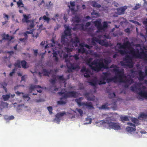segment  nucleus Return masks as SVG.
Returning a JSON list of instances; mask_svg holds the SVG:
<instances>
[{
    "instance_id": "obj_40",
    "label": "nucleus",
    "mask_w": 147,
    "mask_h": 147,
    "mask_svg": "<svg viewBox=\"0 0 147 147\" xmlns=\"http://www.w3.org/2000/svg\"><path fill=\"white\" fill-rule=\"evenodd\" d=\"M27 77V75H24L21 78V81H24L25 79Z\"/></svg>"
},
{
    "instance_id": "obj_17",
    "label": "nucleus",
    "mask_w": 147,
    "mask_h": 147,
    "mask_svg": "<svg viewBox=\"0 0 147 147\" xmlns=\"http://www.w3.org/2000/svg\"><path fill=\"white\" fill-rule=\"evenodd\" d=\"M91 5L93 7H96L97 8H100L101 7V5L100 4H98L94 1H92Z\"/></svg>"
},
{
    "instance_id": "obj_25",
    "label": "nucleus",
    "mask_w": 147,
    "mask_h": 147,
    "mask_svg": "<svg viewBox=\"0 0 147 147\" xmlns=\"http://www.w3.org/2000/svg\"><path fill=\"white\" fill-rule=\"evenodd\" d=\"M92 119L90 118L89 117H87L86 119V121H89L88 122H85L84 123V125H86L87 124H91L92 123Z\"/></svg>"
},
{
    "instance_id": "obj_10",
    "label": "nucleus",
    "mask_w": 147,
    "mask_h": 147,
    "mask_svg": "<svg viewBox=\"0 0 147 147\" xmlns=\"http://www.w3.org/2000/svg\"><path fill=\"white\" fill-rule=\"evenodd\" d=\"M41 87L39 85H31L29 87V92L30 93H32L34 90H36L37 92L39 93H41L42 92V90H36V89L37 88H40Z\"/></svg>"
},
{
    "instance_id": "obj_31",
    "label": "nucleus",
    "mask_w": 147,
    "mask_h": 147,
    "mask_svg": "<svg viewBox=\"0 0 147 147\" xmlns=\"http://www.w3.org/2000/svg\"><path fill=\"white\" fill-rule=\"evenodd\" d=\"M141 6V5L139 3L137 4L134 7L133 9L134 10H136L139 8Z\"/></svg>"
},
{
    "instance_id": "obj_20",
    "label": "nucleus",
    "mask_w": 147,
    "mask_h": 147,
    "mask_svg": "<svg viewBox=\"0 0 147 147\" xmlns=\"http://www.w3.org/2000/svg\"><path fill=\"white\" fill-rule=\"evenodd\" d=\"M14 66H15V69H16L17 68H20L21 66V62L19 61H17L14 64Z\"/></svg>"
},
{
    "instance_id": "obj_2",
    "label": "nucleus",
    "mask_w": 147,
    "mask_h": 147,
    "mask_svg": "<svg viewBox=\"0 0 147 147\" xmlns=\"http://www.w3.org/2000/svg\"><path fill=\"white\" fill-rule=\"evenodd\" d=\"M132 43L129 42L127 38L125 39L123 44L117 43L113 50H116V53L113 55V57L115 58L118 56V53L123 55L129 53L130 55H127L124 58L123 61L120 62L121 65L124 67L132 68L133 67V59L135 58L142 59L147 63V51L142 49L140 44L135 45L136 49L133 48Z\"/></svg>"
},
{
    "instance_id": "obj_13",
    "label": "nucleus",
    "mask_w": 147,
    "mask_h": 147,
    "mask_svg": "<svg viewBox=\"0 0 147 147\" xmlns=\"http://www.w3.org/2000/svg\"><path fill=\"white\" fill-rule=\"evenodd\" d=\"M68 7L73 14H76L78 11L79 8V6L78 5H77L76 7H71L69 5H68Z\"/></svg>"
},
{
    "instance_id": "obj_45",
    "label": "nucleus",
    "mask_w": 147,
    "mask_h": 147,
    "mask_svg": "<svg viewBox=\"0 0 147 147\" xmlns=\"http://www.w3.org/2000/svg\"><path fill=\"white\" fill-rule=\"evenodd\" d=\"M26 39L25 38H21L19 39L20 41L23 42H24L26 40Z\"/></svg>"
},
{
    "instance_id": "obj_46",
    "label": "nucleus",
    "mask_w": 147,
    "mask_h": 147,
    "mask_svg": "<svg viewBox=\"0 0 147 147\" xmlns=\"http://www.w3.org/2000/svg\"><path fill=\"white\" fill-rule=\"evenodd\" d=\"M45 2H44V0H42V1L40 2V3L38 4L39 6H40V5H41L42 4H45Z\"/></svg>"
},
{
    "instance_id": "obj_11",
    "label": "nucleus",
    "mask_w": 147,
    "mask_h": 147,
    "mask_svg": "<svg viewBox=\"0 0 147 147\" xmlns=\"http://www.w3.org/2000/svg\"><path fill=\"white\" fill-rule=\"evenodd\" d=\"M127 9V7L126 6L117 8L116 9L117 11V13L119 15L123 14Z\"/></svg>"
},
{
    "instance_id": "obj_59",
    "label": "nucleus",
    "mask_w": 147,
    "mask_h": 147,
    "mask_svg": "<svg viewBox=\"0 0 147 147\" xmlns=\"http://www.w3.org/2000/svg\"><path fill=\"white\" fill-rule=\"evenodd\" d=\"M82 8L84 9H85V8H86V6H85V5H83L82 6Z\"/></svg>"
},
{
    "instance_id": "obj_55",
    "label": "nucleus",
    "mask_w": 147,
    "mask_h": 147,
    "mask_svg": "<svg viewBox=\"0 0 147 147\" xmlns=\"http://www.w3.org/2000/svg\"><path fill=\"white\" fill-rule=\"evenodd\" d=\"M6 105V103L3 102H2L1 104V105Z\"/></svg>"
},
{
    "instance_id": "obj_6",
    "label": "nucleus",
    "mask_w": 147,
    "mask_h": 147,
    "mask_svg": "<svg viewBox=\"0 0 147 147\" xmlns=\"http://www.w3.org/2000/svg\"><path fill=\"white\" fill-rule=\"evenodd\" d=\"M83 97H80L76 99L75 101L77 103L79 106H84L89 109H91L94 108V107L91 102H82L81 101L83 99Z\"/></svg>"
},
{
    "instance_id": "obj_35",
    "label": "nucleus",
    "mask_w": 147,
    "mask_h": 147,
    "mask_svg": "<svg viewBox=\"0 0 147 147\" xmlns=\"http://www.w3.org/2000/svg\"><path fill=\"white\" fill-rule=\"evenodd\" d=\"M70 5L71 7H73L75 6V2L73 1H70Z\"/></svg>"
},
{
    "instance_id": "obj_16",
    "label": "nucleus",
    "mask_w": 147,
    "mask_h": 147,
    "mask_svg": "<svg viewBox=\"0 0 147 147\" xmlns=\"http://www.w3.org/2000/svg\"><path fill=\"white\" fill-rule=\"evenodd\" d=\"M24 104L19 105L17 107V112L19 114H21L23 110Z\"/></svg>"
},
{
    "instance_id": "obj_22",
    "label": "nucleus",
    "mask_w": 147,
    "mask_h": 147,
    "mask_svg": "<svg viewBox=\"0 0 147 147\" xmlns=\"http://www.w3.org/2000/svg\"><path fill=\"white\" fill-rule=\"evenodd\" d=\"M76 111H77L80 114L81 116H82L83 114V111L81 109H80L77 108L76 110V111H74V112L76 113Z\"/></svg>"
},
{
    "instance_id": "obj_8",
    "label": "nucleus",
    "mask_w": 147,
    "mask_h": 147,
    "mask_svg": "<svg viewBox=\"0 0 147 147\" xmlns=\"http://www.w3.org/2000/svg\"><path fill=\"white\" fill-rule=\"evenodd\" d=\"M66 114L67 113L65 111L57 113L55 115V119L54 121L57 123L59 124L61 120V117L64 115H66Z\"/></svg>"
},
{
    "instance_id": "obj_50",
    "label": "nucleus",
    "mask_w": 147,
    "mask_h": 147,
    "mask_svg": "<svg viewBox=\"0 0 147 147\" xmlns=\"http://www.w3.org/2000/svg\"><path fill=\"white\" fill-rule=\"evenodd\" d=\"M37 53L38 51L37 50H34V54L35 56H37Z\"/></svg>"
},
{
    "instance_id": "obj_43",
    "label": "nucleus",
    "mask_w": 147,
    "mask_h": 147,
    "mask_svg": "<svg viewBox=\"0 0 147 147\" xmlns=\"http://www.w3.org/2000/svg\"><path fill=\"white\" fill-rule=\"evenodd\" d=\"M30 27L31 28H32L34 27V23L33 21L31 22V23L30 25Z\"/></svg>"
},
{
    "instance_id": "obj_21",
    "label": "nucleus",
    "mask_w": 147,
    "mask_h": 147,
    "mask_svg": "<svg viewBox=\"0 0 147 147\" xmlns=\"http://www.w3.org/2000/svg\"><path fill=\"white\" fill-rule=\"evenodd\" d=\"M53 6V4L51 1H50L48 3H47L46 5L47 9H51Z\"/></svg>"
},
{
    "instance_id": "obj_41",
    "label": "nucleus",
    "mask_w": 147,
    "mask_h": 147,
    "mask_svg": "<svg viewBox=\"0 0 147 147\" xmlns=\"http://www.w3.org/2000/svg\"><path fill=\"white\" fill-rule=\"evenodd\" d=\"M125 31L126 32L128 33H129L130 32V28H127L125 29Z\"/></svg>"
},
{
    "instance_id": "obj_19",
    "label": "nucleus",
    "mask_w": 147,
    "mask_h": 147,
    "mask_svg": "<svg viewBox=\"0 0 147 147\" xmlns=\"http://www.w3.org/2000/svg\"><path fill=\"white\" fill-rule=\"evenodd\" d=\"M5 119L6 121L10 120L13 119L14 118V117L13 115L8 116L7 115L4 116Z\"/></svg>"
},
{
    "instance_id": "obj_48",
    "label": "nucleus",
    "mask_w": 147,
    "mask_h": 147,
    "mask_svg": "<svg viewBox=\"0 0 147 147\" xmlns=\"http://www.w3.org/2000/svg\"><path fill=\"white\" fill-rule=\"evenodd\" d=\"M26 32V33H28V34H31L33 33V30H30L29 31H27Z\"/></svg>"
},
{
    "instance_id": "obj_36",
    "label": "nucleus",
    "mask_w": 147,
    "mask_h": 147,
    "mask_svg": "<svg viewBox=\"0 0 147 147\" xmlns=\"http://www.w3.org/2000/svg\"><path fill=\"white\" fill-rule=\"evenodd\" d=\"M4 18L5 19V21H7L8 20L9 17L5 13L3 14Z\"/></svg>"
},
{
    "instance_id": "obj_58",
    "label": "nucleus",
    "mask_w": 147,
    "mask_h": 147,
    "mask_svg": "<svg viewBox=\"0 0 147 147\" xmlns=\"http://www.w3.org/2000/svg\"><path fill=\"white\" fill-rule=\"evenodd\" d=\"M15 96V94H10V96L11 98H13Z\"/></svg>"
},
{
    "instance_id": "obj_28",
    "label": "nucleus",
    "mask_w": 147,
    "mask_h": 147,
    "mask_svg": "<svg viewBox=\"0 0 147 147\" xmlns=\"http://www.w3.org/2000/svg\"><path fill=\"white\" fill-rule=\"evenodd\" d=\"M3 59L4 62L6 63H7L9 62V60H10V58L7 57H3Z\"/></svg>"
},
{
    "instance_id": "obj_23",
    "label": "nucleus",
    "mask_w": 147,
    "mask_h": 147,
    "mask_svg": "<svg viewBox=\"0 0 147 147\" xmlns=\"http://www.w3.org/2000/svg\"><path fill=\"white\" fill-rule=\"evenodd\" d=\"M23 97L25 101H28L30 99V98L29 96V95L27 94H25L23 95Z\"/></svg>"
},
{
    "instance_id": "obj_57",
    "label": "nucleus",
    "mask_w": 147,
    "mask_h": 147,
    "mask_svg": "<svg viewBox=\"0 0 147 147\" xmlns=\"http://www.w3.org/2000/svg\"><path fill=\"white\" fill-rule=\"evenodd\" d=\"M129 21L132 22V23H134V24H135V23H136V21H135L134 20H129Z\"/></svg>"
},
{
    "instance_id": "obj_24",
    "label": "nucleus",
    "mask_w": 147,
    "mask_h": 147,
    "mask_svg": "<svg viewBox=\"0 0 147 147\" xmlns=\"http://www.w3.org/2000/svg\"><path fill=\"white\" fill-rule=\"evenodd\" d=\"M13 38L12 37L9 36L8 34H7L4 36V37H3V40L8 39L10 40Z\"/></svg>"
},
{
    "instance_id": "obj_32",
    "label": "nucleus",
    "mask_w": 147,
    "mask_h": 147,
    "mask_svg": "<svg viewBox=\"0 0 147 147\" xmlns=\"http://www.w3.org/2000/svg\"><path fill=\"white\" fill-rule=\"evenodd\" d=\"M47 109L49 112V113L50 114H51L53 113L52 112L53 110L52 107H51L49 106L47 107Z\"/></svg>"
},
{
    "instance_id": "obj_60",
    "label": "nucleus",
    "mask_w": 147,
    "mask_h": 147,
    "mask_svg": "<svg viewBox=\"0 0 147 147\" xmlns=\"http://www.w3.org/2000/svg\"><path fill=\"white\" fill-rule=\"evenodd\" d=\"M45 14L46 15V16H47L48 17L49 16V13L48 12L46 11V13H45Z\"/></svg>"
},
{
    "instance_id": "obj_52",
    "label": "nucleus",
    "mask_w": 147,
    "mask_h": 147,
    "mask_svg": "<svg viewBox=\"0 0 147 147\" xmlns=\"http://www.w3.org/2000/svg\"><path fill=\"white\" fill-rule=\"evenodd\" d=\"M16 93L17 94L20 95L21 94H24V93L22 92H20L18 91H17L16 92Z\"/></svg>"
},
{
    "instance_id": "obj_62",
    "label": "nucleus",
    "mask_w": 147,
    "mask_h": 147,
    "mask_svg": "<svg viewBox=\"0 0 147 147\" xmlns=\"http://www.w3.org/2000/svg\"><path fill=\"white\" fill-rule=\"evenodd\" d=\"M136 23H135V24H136L137 25H139V26L140 25V23L139 22H136Z\"/></svg>"
},
{
    "instance_id": "obj_38",
    "label": "nucleus",
    "mask_w": 147,
    "mask_h": 147,
    "mask_svg": "<svg viewBox=\"0 0 147 147\" xmlns=\"http://www.w3.org/2000/svg\"><path fill=\"white\" fill-rule=\"evenodd\" d=\"M143 24L145 25L147 32V18L143 22Z\"/></svg>"
},
{
    "instance_id": "obj_1",
    "label": "nucleus",
    "mask_w": 147,
    "mask_h": 147,
    "mask_svg": "<svg viewBox=\"0 0 147 147\" xmlns=\"http://www.w3.org/2000/svg\"><path fill=\"white\" fill-rule=\"evenodd\" d=\"M81 20L79 16L76 15L72 19V25L73 27L70 28L69 26H65V30L64 34L61 37V43L62 44V46L59 44L55 43L54 40L52 39L51 41L53 43L47 45L45 46V49L52 47L53 55L52 59L54 62H57L58 61L57 52L60 57L65 59L68 72H72L74 70L79 68L78 64L74 62L80 58L85 60L90 67L94 71H98L103 68L107 69V57L105 59H96L93 61L92 58L88 57L89 54L96 57H100V55L94 52L92 49L93 48L98 52L101 49L96 45V42L107 47V42L105 39L107 38V35H101L100 33L104 31L107 29V22H104L102 25L100 20L94 22L95 26L98 29L94 33L93 28L88 29V31L93 37L91 43L89 45L85 44L84 42L80 43L75 34L74 35V38L70 37L71 34V29L74 30H76L78 29L83 28V25L79 24Z\"/></svg>"
},
{
    "instance_id": "obj_63",
    "label": "nucleus",
    "mask_w": 147,
    "mask_h": 147,
    "mask_svg": "<svg viewBox=\"0 0 147 147\" xmlns=\"http://www.w3.org/2000/svg\"><path fill=\"white\" fill-rule=\"evenodd\" d=\"M144 83L147 84V80H145L144 81Z\"/></svg>"
},
{
    "instance_id": "obj_51",
    "label": "nucleus",
    "mask_w": 147,
    "mask_h": 147,
    "mask_svg": "<svg viewBox=\"0 0 147 147\" xmlns=\"http://www.w3.org/2000/svg\"><path fill=\"white\" fill-rule=\"evenodd\" d=\"M1 87L3 88V89L5 90V91L6 92H7V89L6 87H4V86H1Z\"/></svg>"
},
{
    "instance_id": "obj_47",
    "label": "nucleus",
    "mask_w": 147,
    "mask_h": 147,
    "mask_svg": "<svg viewBox=\"0 0 147 147\" xmlns=\"http://www.w3.org/2000/svg\"><path fill=\"white\" fill-rule=\"evenodd\" d=\"M45 41H42L40 44V45L42 46H43L45 44Z\"/></svg>"
},
{
    "instance_id": "obj_33",
    "label": "nucleus",
    "mask_w": 147,
    "mask_h": 147,
    "mask_svg": "<svg viewBox=\"0 0 147 147\" xmlns=\"http://www.w3.org/2000/svg\"><path fill=\"white\" fill-rule=\"evenodd\" d=\"M131 121L135 123H137L138 122V119L136 118H132L131 119Z\"/></svg>"
},
{
    "instance_id": "obj_29",
    "label": "nucleus",
    "mask_w": 147,
    "mask_h": 147,
    "mask_svg": "<svg viewBox=\"0 0 147 147\" xmlns=\"http://www.w3.org/2000/svg\"><path fill=\"white\" fill-rule=\"evenodd\" d=\"M43 19L45 21H46L47 23L49 22L50 18H49L47 17L46 16L44 15L43 17Z\"/></svg>"
},
{
    "instance_id": "obj_14",
    "label": "nucleus",
    "mask_w": 147,
    "mask_h": 147,
    "mask_svg": "<svg viewBox=\"0 0 147 147\" xmlns=\"http://www.w3.org/2000/svg\"><path fill=\"white\" fill-rule=\"evenodd\" d=\"M30 15H26V14H23V18L22 19V22H26L27 23L29 22L30 21L29 20L30 18Z\"/></svg>"
},
{
    "instance_id": "obj_56",
    "label": "nucleus",
    "mask_w": 147,
    "mask_h": 147,
    "mask_svg": "<svg viewBox=\"0 0 147 147\" xmlns=\"http://www.w3.org/2000/svg\"><path fill=\"white\" fill-rule=\"evenodd\" d=\"M39 33L38 32H36L35 36L36 38H37L38 36Z\"/></svg>"
},
{
    "instance_id": "obj_26",
    "label": "nucleus",
    "mask_w": 147,
    "mask_h": 147,
    "mask_svg": "<svg viewBox=\"0 0 147 147\" xmlns=\"http://www.w3.org/2000/svg\"><path fill=\"white\" fill-rule=\"evenodd\" d=\"M17 4L19 7H22L24 6V4L22 0H19V1L17 2Z\"/></svg>"
},
{
    "instance_id": "obj_5",
    "label": "nucleus",
    "mask_w": 147,
    "mask_h": 147,
    "mask_svg": "<svg viewBox=\"0 0 147 147\" xmlns=\"http://www.w3.org/2000/svg\"><path fill=\"white\" fill-rule=\"evenodd\" d=\"M110 118L102 121V124L104 125L107 124L111 128L115 130H119L121 129V126L118 123H115L110 121L109 120Z\"/></svg>"
},
{
    "instance_id": "obj_30",
    "label": "nucleus",
    "mask_w": 147,
    "mask_h": 147,
    "mask_svg": "<svg viewBox=\"0 0 147 147\" xmlns=\"http://www.w3.org/2000/svg\"><path fill=\"white\" fill-rule=\"evenodd\" d=\"M21 64L23 68H26V61H23L21 62Z\"/></svg>"
},
{
    "instance_id": "obj_42",
    "label": "nucleus",
    "mask_w": 147,
    "mask_h": 147,
    "mask_svg": "<svg viewBox=\"0 0 147 147\" xmlns=\"http://www.w3.org/2000/svg\"><path fill=\"white\" fill-rule=\"evenodd\" d=\"M28 107L26 106H25L24 105V106L23 109H27L26 110V111H28L30 110V109H28Z\"/></svg>"
},
{
    "instance_id": "obj_64",
    "label": "nucleus",
    "mask_w": 147,
    "mask_h": 147,
    "mask_svg": "<svg viewBox=\"0 0 147 147\" xmlns=\"http://www.w3.org/2000/svg\"><path fill=\"white\" fill-rule=\"evenodd\" d=\"M18 75L19 76H22V74L20 73H18Z\"/></svg>"
},
{
    "instance_id": "obj_27",
    "label": "nucleus",
    "mask_w": 147,
    "mask_h": 147,
    "mask_svg": "<svg viewBox=\"0 0 147 147\" xmlns=\"http://www.w3.org/2000/svg\"><path fill=\"white\" fill-rule=\"evenodd\" d=\"M115 96L116 95L114 92H109V97L110 98H112L113 97H115Z\"/></svg>"
},
{
    "instance_id": "obj_53",
    "label": "nucleus",
    "mask_w": 147,
    "mask_h": 147,
    "mask_svg": "<svg viewBox=\"0 0 147 147\" xmlns=\"http://www.w3.org/2000/svg\"><path fill=\"white\" fill-rule=\"evenodd\" d=\"M144 6H147V1L145 0H144Z\"/></svg>"
},
{
    "instance_id": "obj_39",
    "label": "nucleus",
    "mask_w": 147,
    "mask_h": 147,
    "mask_svg": "<svg viewBox=\"0 0 147 147\" xmlns=\"http://www.w3.org/2000/svg\"><path fill=\"white\" fill-rule=\"evenodd\" d=\"M16 71V70L15 69V68L13 69L12 70V71L10 73L9 76H12L13 74L15 73Z\"/></svg>"
},
{
    "instance_id": "obj_54",
    "label": "nucleus",
    "mask_w": 147,
    "mask_h": 147,
    "mask_svg": "<svg viewBox=\"0 0 147 147\" xmlns=\"http://www.w3.org/2000/svg\"><path fill=\"white\" fill-rule=\"evenodd\" d=\"M90 25V22H88L86 24V26H88Z\"/></svg>"
},
{
    "instance_id": "obj_7",
    "label": "nucleus",
    "mask_w": 147,
    "mask_h": 147,
    "mask_svg": "<svg viewBox=\"0 0 147 147\" xmlns=\"http://www.w3.org/2000/svg\"><path fill=\"white\" fill-rule=\"evenodd\" d=\"M127 125L130 126H128L126 127V130L128 132L131 134H133L136 131V126L134 124L131 123H128Z\"/></svg>"
},
{
    "instance_id": "obj_12",
    "label": "nucleus",
    "mask_w": 147,
    "mask_h": 147,
    "mask_svg": "<svg viewBox=\"0 0 147 147\" xmlns=\"http://www.w3.org/2000/svg\"><path fill=\"white\" fill-rule=\"evenodd\" d=\"M116 102H113L112 103L110 104V103H106L105 104L102 105L100 107H99V108L100 109H107L108 108V107L109 105H111V107L114 106L115 107H116Z\"/></svg>"
},
{
    "instance_id": "obj_18",
    "label": "nucleus",
    "mask_w": 147,
    "mask_h": 147,
    "mask_svg": "<svg viewBox=\"0 0 147 147\" xmlns=\"http://www.w3.org/2000/svg\"><path fill=\"white\" fill-rule=\"evenodd\" d=\"M10 94H9L6 95H3L2 97L3 100L5 101L7 100L10 97Z\"/></svg>"
},
{
    "instance_id": "obj_61",
    "label": "nucleus",
    "mask_w": 147,
    "mask_h": 147,
    "mask_svg": "<svg viewBox=\"0 0 147 147\" xmlns=\"http://www.w3.org/2000/svg\"><path fill=\"white\" fill-rule=\"evenodd\" d=\"M7 21H5V22H2V24H3V25H5V24H6L7 22Z\"/></svg>"
},
{
    "instance_id": "obj_3",
    "label": "nucleus",
    "mask_w": 147,
    "mask_h": 147,
    "mask_svg": "<svg viewBox=\"0 0 147 147\" xmlns=\"http://www.w3.org/2000/svg\"><path fill=\"white\" fill-rule=\"evenodd\" d=\"M53 71L52 70H50L49 71L44 69H43L42 73L39 72L38 75L40 77L41 76L42 74H43L44 76H51L52 78L50 80V82L53 85L55 84L57 78L60 82L64 83V87H65L66 84L65 82L67 79L64 77L63 75L57 76L55 74H53Z\"/></svg>"
},
{
    "instance_id": "obj_9",
    "label": "nucleus",
    "mask_w": 147,
    "mask_h": 147,
    "mask_svg": "<svg viewBox=\"0 0 147 147\" xmlns=\"http://www.w3.org/2000/svg\"><path fill=\"white\" fill-rule=\"evenodd\" d=\"M81 71L84 73V76L85 77L89 78L92 76V72L90 69H87L85 67H83L81 69Z\"/></svg>"
},
{
    "instance_id": "obj_15",
    "label": "nucleus",
    "mask_w": 147,
    "mask_h": 147,
    "mask_svg": "<svg viewBox=\"0 0 147 147\" xmlns=\"http://www.w3.org/2000/svg\"><path fill=\"white\" fill-rule=\"evenodd\" d=\"M84 96L88 100L93 101L95 99V97L94 96H93L91 97L90 96L89 93H86L84 94Z\"/></svg>"
},
{
    "instance_id": "obj_37",
    "label": "nucleus",
    "mask_w": 147,
    "mask_h": 147,
    "mask_svg": "<svg viewBox=\"0 0 147 147\" xmlns=\"http://www.w3.org/2000/svg\"><path fill=\"white\" fill-rule=\"evenodd\" d=\"M140 117L142 118H146L147 117V113L146 114L142 113L140 115Z\"/></svg>"
},
{
    "instance_id": "obj_44",
    "label": "nucleus",
    "mask_w": 147,
    "mask_h": 147,
    "mask_svg": "<svg viewBox=\"0 0 147 147\" xmlns=\"http://www.w3.org/2000/svg\"><path fill=\"white\" fill-rule=\"evenodd\" d=\"M7 53L9 54V56H10L11 55H13L14 53V52H13V51H7Z\"/></svg>"
},
{
    "instance_id": "obj_34",
    "label": "nucleus",
    "mask_w": 147,
    "mask_h": 147,
    "mask_svg": "<svg viewBox=\"0 0 147 147\" xmlns=\"http://www.w3.org/2000/svg\"><path fill=\"white\" fill-rule=\"evenodd\" d=\"M121 120H122V121H128L129 119L127 117L125 116V117H122L121 118Z\"/></svg>"
},
{
    "instance_id": "obj_4",
    "label": "nucleus",
    "mask_w": 147,
    "mask_h": 147,
    "mask_svg": "<svg viewBox=\"0 0 147 147\" xmlns=\"http://www.w3.org/2000/svg\"><path fill=\"white\" fill-rule=\"evenodd\" d=\"M58 94L60 95H62L63 94L62 97L60 98V100L59 101H58L57 102L58 105H63L66 104V102L62 100L63 99H66L67 98L70 97H74L76 98L78 96L79 94L78 93L74 91H70L67 92L66 93H64L62 91L59 92Z\"/></svg>"
},
{
    "instance_id": "obj_49",
    "label": "nucleus",
    "mask_w": 147,
    "mask_h": 147,
    "mask_svg": "<svg viewBox=\"0 0 147 147\" xmlns=\"http://www.w3.org/2000/svg\"><path fill=\"white\" fill-rule=\"evenodd\" d=\"M28 33H26V32L24 33V38H26V39H27L28 38L27 36Z\"/></svg>"
}]
</instances>
